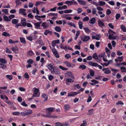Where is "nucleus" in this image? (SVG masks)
<instances>
[{
	"instance_id": "58836bf2",
	"label": "nucleus",
	"mask_w": 126,
	"mask_h": 126,
	"mask_svg": "<svg viewBox=\"0 0 126 126\" xmlns=\"http://www.w3.org/2000/svg\"><path fill=\"white\" fill-rule=\"evenodd\" d=\"M109 34L113 35L115 34V32L111 30L110 29L109 31Z\"/></svg>"
},
{
	"instance_id": "2eb2a0df",
	"label": "nucleus",
	"mask_w": 126,
	"mask_h": 126,
	"mask_svg": "<svg viewBox=\"0 0 126 126\" xmlns=\"http://www.w3.org/2000/svg\"><path fill=\"white\" fill-rule=\"evenodd\" d=\"M77 94L76 92H71L69 93L67 95L68 96H73Z\"/></svg>"
},
{
	"instance_id": "864d4df0",
	"label": "nucleus",
	"mask_w": 126,
	"mask_h": 126,
	"mask_svg": "<svg viewBox=\"0 0 126 126\" xmlns=\"http://www.w3.org/2000/svg\"><path fill=\"white\" fill-rule=\"evenodd\" d=\"M57 8V7H55L53 8H51L50 10L48 11L47 12H48L50 11H56Z\"/></svg>"
},
{
	"instance_id": "423d86ee",
	"label": "nucleus",
	"mask_w": 126,
	"mask_h": 126,
	"mask_svg": "<svg viewBox=\"0 0 126 126\" xmlns=\"http://www.w3.org/2000/svg\"><path fill=\"white\" fill-rule=\"evenodd\" d=\"M49 24V22H45L42 23L41 26L43 27L44 29H46L48 28Z\"/></svg>"
},
{
	"instance_id": "c85d7f7f",
	"label": "nucleus",
	"mask_w": 126,
	"mask_h": 126,
	"mask_svg": "<svg viewBox=\"0 0 126 126\" xmlns=\"http://www.w3.org/2000/svg\"><path fill=\"white\" fill-rule=\"evenodd\" d=\"M6 77L11 80L13 79V76L12 75H7L6 76Z\"/></svg>"
},
{
	"instance_id": "7c9ffc66",
	"label": "nucleus",
	"mask_w": 126,
	"mask_h": 126,
	"mask_svg": "<svg viewBox=\"0 0 126 126\" xmlns=\"http://www.w3.org/2000/svg\"><path fill=\"white\" fill-rule=\"evenodd\" d=\"M78 24L79 26V28L80 29H82L83 27V24L82 22L80 21H79L78 23Z\"/></svg>"
},
{
	"instance_id": "dca6fc26",
	"label": "nucleus",
	"mask_w": 126,
	"mask_h": 126,
	"mask_svg": "<svg viewBox=\"0 0 126 126\" xmlns=\"http://www.w3.org/2000/svg\"><path fill=\"white\" fill-rule=\"evenodd\" d=\"M48 34L51 35L52 34V32L51 31H49V30H45V32L44 33V34L46 35Z\"/></svg>"
},
{
	"instance_id": "393cba45",
	"label": "nucleus",
	"mask_w": 126,
	"mask_h": 126,
	"mask_svg": "<svg viewBox=\"0 0 126 126\" xmlns=\"http://www.w3.org/2000/svg\"><path fill=\"white\" fill-rule=\"evenodd\" d=\"M34 25L35 27V28L37 29H40V25L39 23H35L34 24Z\"/></svg>"
},
{
	"instance_id": "680f3d73",
	"label": "nucleus",
	"mask_w": 126,
	"mask_h": 126,
	"mask_svg": "<svg viewBox=\"0 0 126 126\" xmlns=\"http://www.w3.org/2000/svg\"><path fill=\"white\" fill-rule=\"evenodd\" d=\"M82 11V8H78L77 10L78 13H81Z\"/></svg>"
},
{
	"instance_id": "1a4fd4ad",
	"label": "nucleus",
	"mask_w": 126,
	"mask_h": 126,
	"mask_svg": "<svg viewBox=\"0 0 126 126\" xmlns=\"http://www.w3.org/2000/svg\"><path fill=\"white\" fill-rule=\"evenodd\" d=\"M52 51L55 56L57 58H59V55L58 54L57 52L56 49L54 48L52 50Z\"/></svg>"
},
{
	"instance_id": "412c9836",
	"label": "nucleus",
	"mask_w": 126,
	"mask_h": 126,
	"mask_svg": "<svg viewBox=\"0 0 126 126\" xmlns=\"http://www.w3.org/2000/svg\"><path fill=\"white\" fill-rule=\"evenodd\" d=\"M64 63L68 67H70L72 66L71 63L65 61L64 62Z\"/></svg>"
},
{
	"instance_id": "6e6d98bb",
	"label": "nucleus",
	"mask_w": 126,
	"mask_h": 126,
	"mask_svg": "<svg viewBox=\"0 0 126 126\" xmlns=\"http://www.w3.org/2000/svg\"><path fill=\"white\" fill-rule=\"evenodd\" d=\"M59 68L63 70H68V68H67L64 67L62 66H59Z\"/></svg>"
},
{
	"instance_id": "37998d69",
	"label": "nucleus",
	"mask_w": 126,
	"mask_h": 126,
	"mask_svg": "<svg viewBox=\"0 0 126 126\" xmlns=\"http://www.w3.org/2000/svg\"><path fill=\"white\" fill-rule=\"evenodd\" d=\"M33 62V61L32 59H29L27 61V63L29 64H32Z\"/></svg>"
},
{
	"instance_id": "72a5a7b5",
	"label": "nucleus",
	"mask_w": 126,
	"mask_h": 126,
	"mask_svg": "<svg viewBox=\"0 0 126 126\" xmlns=\"http://www.w3.org/2000/svg\"><path fill=\"white\" fill-rule=\"evenodd\" d=\"M2 35L5 36H10L9 33L6 32H3L2 33Z\"/></svg>"
},
{
	"instance_id": "338daca9",
	"label": "nucleus",
	"mask_w": 126,
	"mask_h": 126,
	"mask_svg": "<svg viewBox=\"0 0 126 126\" xmlns=\"http://www.w3.org/2000/svg\"><path fill=\"white\" fill-rule=\"evenodd\" d=\"M111 13L110 10V9H108L106 11V14L108 15H109L111 14Z\"/></svg>"
},
{
	"instance_id": "4d7b16f0",
	"label": "nucleus",
	"mask_w": 126,
	"mask_h": 126,
	"mask_svg": "<svg viewBox=\"0 0 126 126\" xmlns=\"http://www.w3.org/2000/svg\"><path fill=\"white\" fill-rule=\"evenodd\" d=\"M118 61L120 62H122L123 61V56H119L118 57Z\"/></svg>"
},
{
	"instance_id": "2f4dec72",
	"label": "nucleus",
	"mask_w": 126,
	"mask_h": 126,
	"mask_svg": "<svg viewBox=\"0 0 126 126\" xmlns=\"http://www.w3.org/2000/svg\"><path fill=\"white\" fill-rule=\"evenodd\" d=\"M83 29L84 30L85 32L87 33H89L91 32V31L88 28L85 27Z\"/></svg>"
},
{
	"instance_id": "aec40b11",
	"label": "nucleus",
	"mask_w": 126,
	"mask_h": 126,
	"mask_svg": "<svg viewBox=\"0 0 126 126\" xmlns=\"http://www.w3.org/2000/svg\"><path fill=\"white\" fill-rule=\"evenodd\" d=\"M3 20L6 21H11L9 18L6 16H3Z\"/></svg>"
},
{
	"instance_id": "052dcab7",
	"label": "nucleus",
	"mask_w": 126,
	"mask_h": 126,
	"mask_svg": "<svg viewBox=\"0 0 126 126\" xmlns=\"http://www.w3.org/2000/svg\"><path fill=\"white\" fill-rule=\"evenodd\" d=\"M43 2L41 1H37L36 2L35 5L36 6H37L38 5H40Z\"/></svg>"
},
{
	"instance_id": "4468645a",
	"label": "nucleus",
	"mask_w": 126,
	"mask_h": 126,
	"mask_svg": "<svg viewBox=\"0 0 126 126\" xmlns=\"http://www.w3.org/2000/svg\"><path fill=\"white\" fill-rule=\"evenodd\" d=\"M26 19L25 18H22L21 21V22L22 25L24 26H26L27 23L26 21Z\"/></svg>"
},
{
	"instance_id": "c03bdc74",
	"label": "nucleus",
	"mask_w": 126,
	"mask_h": 126,
	"mask_svg": "<svg viewBox=\"0 0 126 126\" xmlns=\"http://www.w3.org/2000/svg\"><path fill=\"white\" fill-rule=\"evenodd\" d=\"M79 68H81L82 69H85L86 68V66L83 64H82L80 65L79 67Z\"/></svg>"
},
{
	"instance_id": "ddd939ff",
	"label": "nucleus",
	"mask_w": 126,
	"mask_h": 126,
	"mask_svg": "<svg viewBox=\"0 0 126 126\" xmlns=\"http://www.w3.org/2000/svg\"><path fill=\"white\" fill-rule=\"evenodd\" d=\"M78 2L81 5H85L86 4L85 1L82 0H77Z\"/></svg>"
},
{
	"instance_id": "de8ad7c7",
	"label": "nucleus",
	"mask_w": 126,
	"mask_h": 126,
	"mask_svg": "<svg viewBox=\"0 0 126 126\" xmlns=\"http://www.w3.org/2000/svg\"><path fill=\"white\" fill-rule=\"evenodd\" d=\"M20 0H16L15 1L16 4L17 5H18L21 4V2L20 1Z\"/></svg>"
},
{
	"instance_id": "4c0bfd02",
	"label": "nucleus",
	"mask_w": 126,
	"mask_h": 126,
	"mask_svg": "<svg viewBox=\"0 0 126 126\" xmlns=\"http://www.w3.org/2000/svg\"><path fill=\"white\" fill-rule=\"evenodd\" d=\"M23 76L25 78H26L28 79L30 77L29 75L27 72H26L25 73L24 75Z\"/></svg>"
},
{
	"instance_id": "0e129e2a",
	"label": "nucleus",
	"mask_w": 126,
	"mask_h": 126,
	"mask_svg": "<svg viewBox=\"0 0 126 126\" xmlns=\"http://www.w3.org/2000/svg\"><path fill=\"white\" fill-rule=\"evenodd\" d=\"M27 16L28 17L31 19H33V16L31 13L28 14L27 15Z\"/></svg>"
},
{
	"instance_id": "7ed1b4c3",
	"label": "nucleus",
	"mask_w": 126,
	"mask_h": 126,
	"mask_svg": "<svg viewBox=\"0 0 126 126\" xmlns=\"http://www.w3.org/2000/svg\"><path fill=\"white\" fill-rule=\"evenodd\" d=\"M53 64L52 63H48L47 66L48 68L51 71L52 73H54V69L53 68Z\"/></svg>"
},
{
	"instance_id": "9b49d317",
	"label": "nucleus",
	"mask_w": 126,
	"mask_h": 126,
	"mask_svg": "<svg viewBox=\"0 0 126 126\" xmlns=\"http://www.w3.org/2000/svg\"><path fill=\"white\" fill-rule=\"evenodd\" d=\"M33 89L34 90L33 94V96H36L37 97L39 96V95L37 96L39 90L37 89L35 87Z\"/></svg>"
},
{
	"instance_id": "79ce46f5",
	"label": "nucleus",
	"mask_w": 126,
	"mask_h": 126,
	"mask_svg": "<svg viewBox=\"0 0 126 126\" xmlns=\"http://www.w3.org/2000/svg\"><path fill=\"white\" fill-rule=\"evenodd\" d=\"M94 109H91L88 110V111L89 112L88 114L89 115H90L93 113Z\"/></svg>"
},
{
	"instance_id": "5fc2aeb1",
	"label": "nucleus",
	"mask_w": 126,
	"mask_h": 126,
	"mask_svg": "<svg viewBox=\"0 0 126 126\" xmlns=\"http://www.w3.org/2000/svg\"><path fill=\"white\" fill-rule=\"evenodd\" d=\"M72 10H66L64 11V13H68L72 12Z\"/></svg>"
},
{
	"instance_id": "f704fd0d",
	"label": "nucleus",
	"mask_w": 126,
	"mask_h": 126,
	"mask_svg": "<svg viewBox=\"0 0 126 126\" xmlns=\"http://www.w3.org/2000/svg\"><path fill=\"white\" fill-rule=\"evenodd\" d=\"M65 109L67 111L70 109V106L68 105H65L64 106Z\"/></svg>"
},
{
	"instance_id": "f3484780",
	"label": "nucleus",
	"mask_w": 126,
	"mask_h": 126,
	"mask_svg": "<svg viewBox=\"0 0 126 126\" xmlns=\"http://www.w3.org/2000/svg\"><path fill=\"white\" fill-rule=\"evenodd\" d=\"M98 24L99 27L102 28L103 26H104V24L102 22V21L98 20Z\"/></svg>"
},
{
	"instance_id": "6e6552de",
	"label": "nucleus",
	"mask_w": 126,
	"mask_h": 126,
	"mask_svg": "<svg viewBox=\"0 0 126 126\" xmlns=\"http://www.w3.org/2000/svg\"><path fill=\"white\" fill-rule=\"evenodd\" d=\"M56 126H67L68 125L65 123H62L59 122H57L55 124Z\"/></svg>"
},
{
	"instance_id": "ea45409f",
	"label": "nucleus",
	"mask_w": 126,
	"mask_h": 126,
	"mask_svg": "<svg viewBox=\"0 0 126 126\" xmlns=\"http://www.w3.org/2000/svg\"><path fill=\"white\" fill-rule=\"evenodd\" d=\"M106 4V3L104 1H100L99 2V4L100 6H103Z\"/></svg>"
},
{
	"instance_id": "a878e982",
	"label": "nucleus",
	"mask_w": 126,
	"mask_h": 126,
	"mask_svg": "<svg viewBox=\"0 0 126 126\" xmlns=\"http://www.w3.org/2000/svg\"><path fill=\"white\" fill-rule=\"evenodd\" d=\"M54 110V108L53 107H49L46 109V110L48 111L51 113Z\"/></svg>"
},
{
	"instance_id": "a18cd8bd",
	"label": "nucleus",
	"mask_w": 126,
	"mask_h": 126,
	"mask_svg": "<svg viewBox=\"0 0 126 126\" xmlns=\"http://www.w3.org/2000/svg\"><path fill=\"white\" fill-rule=\"evenodd\" d=\"M42 97L43 98H45V101L47 100L48 97L45 94L43 93L42 94Z\"/></svg>"
},
{
	"instance_id": "09e8293b",
	"label": "nucleus",
	"mask_w": 126,
	"mask_h": 126,
	"mask_svg": "<svg viewBox=\"0 0 126 126\" xmlns=\"http://www.w3.org/2000/svg\"><path fill=\"white\" fill-rule=\"evenodd\" d=\"M0 62L3 63H7L5 59L3 58L0 59Z\"/></svg>"
},
{
	"instance_id": "e433bc0d",
	"label": "nucleus",
	"mask_w": 126,
	"mask_h": 126,
	"mask_svg": "<svg viewBox=\"0 0 126 126\" xmlns=\"http://www.w3.org/2000/svg\"><path fill=\"white\" fill-rule=\"evenodd\" d=\"M121 28L122 30L123 31V32H126V27L124 25H121Z\"/></svg>"
},
{
	"instance_id": "473e14b6",
	"label": "nucleus",
	"mask_w": 126,
	"mask_h": 126,
	"mask_svg": "<svg viewBox=\"0 0 126 126\" xmlns=\"http://www.w3.org/2000/svg\"><path fill=\"white\" fill-rule=\"evenodd\" d=\"M65 3L67 4L68 6L72 5V1H67L65 2Z\"/></svg>"
},
{
	"instance_id": "c9c22d12",
	"label": "nucleus",
	"mask_w": 126,
	"mask_h": 126,
	"mask_svg": "<svg viewBox=\"0 0 126 126\" xmlns=\"http://www.w3.org/2000/svg\"><path fill=\"white\" fill-rule=\"evenodd\" d=\"M67 24L68 25H70L71 26H73L74 28H76V26L75 25V24L73 23L72 22H68Z\"/></svg>"
},
{
	"instance_id": "b1692460",
	"label": "nucleus",
	"mask_w": 126,
	"mask_h": 126,
	"mask_svg": "<svg viewBox=\"0 0 126 126\" xmlns=\"http://www.w3.org/2000/svg\"><path fill=\"white\" fill-rule=\"evenodd\" d=\"M21 42L24 44L26 43V41L25 38L23 37H21L19 38Z\"/></svg>"
},
{
	"instance_id": "13d9d810",
	"label": "nucleus",
	"mask_w": 126,
	"mask_h": 126,
	"mask_svg": "<svg viewBox=\"0 0 126 126\" xmlns=\"http://www.w3.org/2000/svg\"><path fill=\"white\" fill-rule=\"evenodd\" d=\"M108 68H107L106 70L104 71V73L107 74H109L111 72L110 70H108Z\"/></svg>"
},
{
	"instance_id": "e2e57ef3",
	"label": "nucleus",
	"mask_w": 126,
	"mask_h": 126,
	"mask_svg": "<svg viewBox=\"0 0 126 126\" xmlns=\"http://www.w3.org/2000/svg\"><path fill=\"white\" fill-rule=\"evenodd\" d=\"M35 19L38 20L40 21L41 20L40 16L36 15L35 16Z\"/></svg>"
},
{
	"instance_id": "5701e85b",
	"label": "nucleus",
	"mask_w": 126,
	"mask_h": 126,
	"mask_svg": "<svg viewBox=\"0 0 126 126\" xmlns=\"http://www.w3.org/2000/svg\"><path fill=\"white\" fill-rule=\"evenodd\" d=\"M98 57L96 53H95L92 56V57L94 59L97 60L98 59Z\"/></svg>"
},
{
	"instance_id": "603ef678",
	"label": "nucleus",
	"mask_w": 126,
	"mask_h": 126,
	"mask_svg": "<svg viewBox=\"0 0 126 126\" xmlns=\"http://www.w3.org/2000/svg\"><path fill=\"white\" fill-rule=\"evenodd\" d=\"M83 123L80 125V126H86L87 125L86 122L85 120L83 121Z\"/></svg>"
},
{
	"instance_id": "f03ea898",
	"label": "nucleus",
	"mask_w": 126,
	"mask_h": 126,
	"mask_svg": "<svg viewBox=\"0 0 126 126\" xmlns=\"http://www.w3.org/2000/svg\"><path fill=\"white\" fill-rule=\"evenodd\" d=\"M65 77L67 78H71L73 79H75V77L74 75L70 72H68L66 73L65 74Z\"/></svg>"
},
{
	"instance_id": "a211bd4d",
	"label": "nucleus",
	"mask_w": 126,
	"mask_h": 126,
	"mask_svg": "<svg viewBox=\"0 0 126 126\" xmlns=\"http://www.w3.org/2000/svg\"><path fill=\"white\" fill-rule=\"evenodd\" d=\"M27 55L28 56H31L34 55V53L32 50H29L28 52Z\"/></svg>"
},
{
	"instance_id": "4be33fe9",
	"label": "nucleus",
	"mask_w": 126,
	"mask_h": 126,
	"mask_svg": "<svg viewBox=\"0 0 126 126\" xmlns=\"http://www.w3.org/2000/svg\"><path fill=\"white\" fill-rule=\"evenodd\" d=\"M120 69L122 72H126V68L124 66L121 67Z\"/></svg>"
},
{
	"instance_id": "cd10ccee",
	"label": "nucleus",
	"mask_w": 126,
	"mask_h": 126,
	"mask_svg": "<svg viewBox=\"0 0 126 126\" xmlns=\"http://www.w3.org/2000/svg\"><path fill=\"white\" fill-rule=\"evenodd\" d=\"M55 30L57 32H60L61 31V28L59 26H56L55 28Z\"/></svg>"
},
{
	"instance_id": "0eeeda50",
	"label": "nucleus",
	"mask_w": 126,
	"mask_h": 126,
	"mask_svg": "<svg viewBox=\"0 0 126 126\" xmlns=\"http://www.w3.org/2000/svg\"><path fill=\"white\" fill-rule=\"evenodd\" d=\"M11 49L16 53L17 54L18 53V49L17 47L16 46H15L14 47H12Z\"/></svg>"
},
{
	"instance_id": "3c124183",
	"label": "nucleus",
	"mask_w": 126,
	"mask_h": 126,
	"mask_svg": "<svg viewBox=\"0 0 126 126\" xmlns=\"http://www.w3.org/2000/svg\"><path fill=\"white\" fill-rule=\"evenodd\" d=\"M89 17L87 16L84 18L83 19L82 21L83 22H87L89 20Z\"/></svg>"
},
{
	"instance_id": "8fccbe9b",
	"label": "nucleus",
	"mask_w": 126,
	"mask_h": 126,
	"mask_svg": "<svg viewBox=\"0 0 126 126\" xmlns=\"http://www.w3.org/2000/svg\"><path fill=\"white\" fill-rule=\"evenodd\" d=\"M5 102L10 105H11L13 104V103L10 100L8 101V100H7V101H5Z\"/></svg>"
},
{
	"instance_id": "49530a36",
	"label": "nucleus",
	"mask_w": 126,
	"mask_h": 126,
	"mask_svg": "<svg viewBox=\"0 0 126 126\" xmlns=\"http://www.w3.org/2000/svg\"><path fill=\"white\" fill-rule=\"evenodd\" d=\"M49 16H58V14L56 13H51L48 14Z\"/></svg>"
},
{
	"instance_id": "69168bd1",
	"label": "nucleus",
	"mask_w": 126,
	"mask_h": 126,
	"mask_svg": "<svg viewBox=\"0 0 126 126\" xmlns=\"http://www.w3.org/2000/svg\"><path fill=\"white\" fill-rule=\"evenodd\" d=\"M90 74L92 76H93L94 75V71L92 70H90L89 71Z\"/></svg>"
},
{
	"instance_id": "9d476101",
	"label": "nucleus",
	"mask_w": 126,
	"mask_h": 126,
	"mask_svg": "<svg viewBox=\"0 0 126 126\" xmlns=\"http://www.w3.org/2000/svg\"><path fill=\"white\" fill-rule=\"evenodd\" d=\"M26 10L23 8H21L19 9V13L20 14L22 13L23 15L24 16H26L27 14L25 12L26 11Z\"/></svg>"
},
{
	"instance_id": "bf43d9fd",
	"label": "nucleus",
	"mask_w": 126,
	"mask_h": 126,
	"mask_svg": "<svg viewBox=\"0 0 126 126\" xmlns=\"http://www.w3.org/2000/svg\"><path fill=\"white\" fill-rule=\"evenodd\" d=\"M92 98L91 96L90 95V94L89 95V97L88 98L87 100V102H89L91 101L92 100Z\"/></svg>"
},
{
	"instance_id": "f8f14e48",
	"label": "nucleus",
	"mask_w": 126,
	"mask_h": 126,
	"mask_svg": "<svg viewBox=\"0 0 126 126\" xmlns=\"http://www.w3.org/2000/svg\"><path fill=\"white\" fill-rule=\"evenodd\" d=\"M19 21V20L18 19H14L12 20L11 22L13 24L16 25L18 23Z\"/></svg>"
},
{
	"instance_id": "20e7f679",
	"label": "nucleus",
	"mask_w": 126,
	"mask_h": 126,
	"mask_svg": "<svg viewBox=\"0 0 126 126\" xmlns=\"http://www.w3.org/2000/svg\"><path fill=\"white\" fill-rule=\"evenodd\" d=\"M80 38L81 40L84 42L87 41L90 39L89 36L85 35L80 36Z\"/></svg>"
},
{
	"instance_id": "a19ab883",
	"label": "nucleus",
	"mask_w": 126,
	"mask_h": 126,
	"mask_svg": "<svg viewBox=\"0 0 126 126\" xmlns=\"http://www.w3.org/2000/svg\"><path fill=\"white\" fill-rule=\"evenodd\" d=\"M6 67V65L4 64H3L2 63L0 64V68L2 69H4Z\"/></svg>"
},
{
	"instance_id": "c756f323",
	"label": "nucleus",
	"mask_w": 126,
	"mask_h": 126,
	"mask_svg": "<svg viewBox=\"0 0 126 126\" xmlns=\"http://www.w3.org/2000/svg\"><path fill=\"white\" fill-rule=\"evenodd\" d=\"M73 79H73L70 78H68L66 79V82L71 83L74 81Z\"/></svg>"
},
{
	"instance_id": "774afa93",
	"label": "nucleus",
	"mask_w": 126,
	"mask_h": 126,
	"mask_svg": "<svg viewBox=\"0 0 126 126\" xmlns=\"http://www.w3.org/2000/svg\"><path fill=\"white\" fill-rule=\"evenodd\" d=\"M13 114L14 115H19L20 113L19 112H13Z\"/></svg>"
},
{
	"instance_id": "f257e3e1",
	"label": "nucleus",
	"mask_w": 126,
	"mask_h": 126,
	"mask_svg": "<svg viewBox=\"0 0 126 126\" xmlns=\"http://www.w3.org/2000/svg\"><path fill=\"white\" fill-rule=\"evenodd\" d=\"M88 63L89 65L91 66H93L94 67H97L100 69H101L102 68V67L100 65L96 63L93 62L92 61H90Z\"/></svg>"
},
{
	"instance_id": "bb28decb",
	"label": "nucleus",
	"mask_w": 126,
	"mask_h": 126,
	"mask_svg": "<svg viewBox=\"0 0 126 126\" xmlns=\"http://www.w3.org/2000/svg\"><path fill=\"white\" fill-rule=\"evenodd\" d=\"M25 111L26 116L30 115L32 112V111L31 110H27Z\"/></svg>"
},
{
	"instance_id": "39448f33",
	"label": "nucleus",
	"mask_w": 126,
	"mask_h": 126,
	"mask_svg": "<svg viewBox=\"0 0 126 126\" xmlns=\"http://www.w3.org/2000/svg\"><path fill=\"white\" fill-rule=\"evenodd\" d=\"M46 117H48L49 118H57V116L55 115L53 116L52 115H51L50 114H51V112L48 111L46 110Z\"/></svg>"
},
{
	"instance_id": "6ab92c4d",
	"label": "nucleus",
	"mask_w": 126,
	"mask_h": 126,
	"mask_svg": "<svg viewBox=\"0 0 126 126\" xmlns=\"http://www.w3.org/2000/svg\"><path fill=\"white\" fill-rule=\"evenodd\" d=\"M96 22V19L95 18H92L89 21V23L91 24H94V23Z\"/></svg>"
}]
</instances>
